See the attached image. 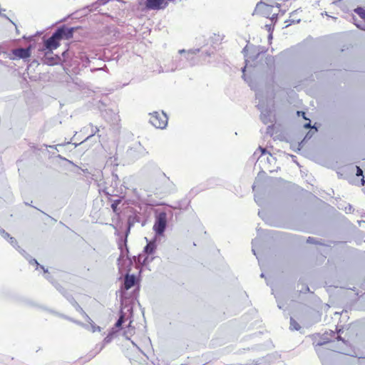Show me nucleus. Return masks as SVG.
I'll return each instance as SVG.
<instances>
[{"mask_svg": "<svg viewBox=\"0 0 365 365\" xmlns=\"http://www.w3.org/2000/svg\"><path fill=\"white\" fill-rule=\"evenodd\" d=\"M308 338L311 340L312 344L317 352H320L322 346L334 341V339L346 343V341L341 336H336V333L333 331H325L323 334L315 333L308 336Z\"/></svg>", "mask_w": 365, "mask_h": 365, "instance_id": "1", "label": "nucleus"}, {"mask_svg": "<svg viewBox=\"0 0 365 365\" xmlns=\"http://www.w3.org/2000/svg\"><path fill=\"white\" fill-rule=\"evenodd\" d=\"M73 28H58L54 34L44 42V46L49 51L56 49L62 39L68 40L73 37Z\"/></svg>", "mask_w": 365, "mask_h": 365, "instance_id": "2", "label": "nucleus"}, {"mask_svg": "<svg viewBox=\"0 0 365 365\" xmlns=\"http://www.w3.org/2000/svg\"><path fill=\"white\" fill-rule=\"evenodd\" d=\"M149 121L155 128L163 129L168 125V116L163 112L154 111L150 113Z\"/></svg>", "mask_w": 365, "mask_h": 365, "instance_id": "3", "label": "nucleus"}, {"mask_svg": "<svg viewBox=\"0 0 365 365\" xmlns=\"http://www.w3.org/2000/svg\"><path fill=\"white\" fill-rule=\"evenodd\" d=\"M167 226V214L164 212H160L155 218L153 229L156 235H162Z\"/></svg>", "mask_w": 365, "mask_h": 365, "instance_id": "4", "label": "nucleus"}, {"mask_svg": "<svg viewBox=\"0 0 365 365\" xmlns=\"http://www.w3.org/2000/svg\"><path fill=\"white\" fill-rule=\"evenodd\" d=\"M354 12L359 16V18L353 17L355 26L359 29L365 31V9L359 6L354 9Z\"/></svg>", "mask_w": 365, "mask_h": 365, "instance_id": "5", "label": "nucleus"}, {"mask_svg": "<svg viewBox=\"0 0 365 365\" xmlns=\"http://www.w3.org/2000/svg\"><path fill=\"white\" fill-rule=\"evenodd\" d=\"M32 46L30 45L28 48H19L13 49L11 54L14 56L13 59H27L31 55Z\"/></svg>", "mask_w": 365, "mask_h": 365, "instance_id": "6", "label": "nucleus"}, {"mask_svg": "<svg viewBox=\"0 0 365 365\" xmlns=\"http://www.w3.org/2000/svg\"><path fill=\"white\" fill-rule=\"evenodd\" d=\"M61 58L57 56H53L52 51L46 52L44 56L43 62L48 66L57 65L60 63Z\"/></svg>", "mask_w": 365, "mask_h": 365, "instance_id": "7", "label": "nucleus"}, {"mask_svg": "<svg viewBox=\"0 0 365 365\" xmlns=\"http://www.w3.org/2000/svg\"><path fill=\"white\" fill-rule=\"evenodd\" d=\"M135 282H136L135 277L133 274H127L125 276L124 288L126 290H128L135 285Z\"/></svg>", "mask_w": 365, "mask_h": 365, "instance_id": "8", "label": "nucleus"}, {"mask_svg": "<svg viewBox=\"0 0 365 365\" xmlns=\"http://www.w3.org/2000/svg\"><path fill=\"white\" fill-rule=\"evenodd\" d=\"M157 245L155 240L150 241L144 247L143 252L148 255H151L155 252Z\"/></svg>", "mask_w": 365, "mask_h": 365, "instance_id": "9", "label": "nucleus"}, {"mask_svg": "<svg viewBox=\"0 0 365 365\" xmlns=\"http://www.w3.org/2000/svg\"><path fill=\"white\" fill-rule=\"evenodd\" d=\"M2 237L6 239L12 246L16 247L18 245L17 240L11 237L8 232L3 230L1 232Z\"/></svg>", "mask_w": 365, "mask_h": 365, "instance_id": "10", "label": "nucleus"}, {"mask_svg": "<svg viewBox=\"0 0 365 365\" xmlns=\"http://www.w3.org/2000/svg\"><path fill=\"white\" fill-rule=\"evenodd\" d=\"M300 328H301V326L299 325V324L296 320H294L293 318H291V319H290V329L292 330L298 331V330L300 329Z\"/></svg>", "mask_w": 365, "mask_h": 365, "instance_id": "11", "label": "nucleus"}, {"mask_svg": "<svg viewBox=\"0 0 365 365\" xmlns=\"http://www.w3.org/2000/svg\"><path fill=\"white\" fill-rule=\"evenodd\" d=\"M123 322H124V314L123 312H121L118 320L117 321V322L115 324V327L118 328V329L120 328Z\"/></svg>", "mask_w": 365, "mask_h": 365, "instance_id": "12", "label": "nucleus"}, {"mask_svg": "<svg viewBox=\"0 0 365 365\" xmlns=\"http://www.w3.org/2000/svg\"><path fill=\"white\" fill-rule=\"evenodd\" d=\"M120 203V200H115L112 205H111V208L113 210V211L114 212H117V209H118V205Z\"/></svg>", "mask_w": 365, "mask_h": 365, "instance_id": "13", "label": "nucleus"}, {"mask_svg": "<svg viewBox=\"0 0 365 365\" xmlns=\"http://www.w3.org/2000/svg\"><path fill=\"white\" fill-rule=\"evenodd\" d=\"M115 331H112L105 339H104V342L106 344L107 343H109L111 341V340L113 339V334H115Z\"/></svg>", "mask_w": 365, "mask_h": 365, "instance_id": "14", "label": "nucleus"}, {"mask_svg": "<svg viewBox=\"0 0 365 365\" xmlns=\"http://www.w3.org/2000/svg\"><path fill=\"white\" fill-rule=\"evenodd\" d=\"M257 151H259L260 152V155H264V153H267V150L264 148H262V147H259L258 149L255 152V155H257Z\"/></svg>", "mask_w": 365, "mask_h": 365, "instance_id": "15", "label": "nucleus"}, {"mask_svg": "<svg viewBox=\"0 0 365 365\" xmlns=\"http://www.w3.org/2000/svg\"><path fill=\"white\" fill-rule=\"evenodd\" d=\"M356 175L357 176H362L363 175V171H362V170L359 166H356Z\"/></svg>", "mask_w": 365, "mask_h": 365, "instance_id": "16", "label": "nucleus"}, {"mask_svg": "<svg viewBox=\"0 0 365 365\" xmlns=\"http://www.w3.org/2000/svg\"><path fill=\"white\" fill-rule=\"evenodd\" d=\"M30 262H31V264H35V265H36V266H38V264H38V262H37V260H36V259H32L30 261Z\"/></svg>", "mask_w": 365, "mask_h": 365, "instance_id": "17", "label": "nucleus"}, {"mask_svg": "<svg viewBox=\"0 0 365 365\" xmlns=\"http://www.w3.org/2000/svg\"><path fill=\"white\" fill-rule=\"evenodd\" d=\"M187 53H188V54H195V51H187Z\"/></svg>", "mask_w": 365, "mask_h": 365, "instance_id": "18", "label": "nucleus"}, {"mask_svg": "<svg viewBox=\"0 0 365 365\" xmlns=\"http://www.w3.org/2000/svg\"><path fill=\"white\" fill-rule=\"evenodd\" d=\"M361 182H362V185H364V182H365V180H364V178H362V179H361Z\"/></svg>", "mask_w": 365, "mask_h": 365, "instance_id": "19", "label": "nucleus"}, {"mask_svg": "<svg viewBox=\"0 0 365 365\" xmlns=\"http://www.w3.org/2000/svg\"><path fill=\"white\" fill-rule=\"evenodd\" d=\"M179 52H180V53H185L186 51H185V50H180Z\"/></svg>", "mask_w": 365, "mask_h": 365, "instance_id": "20", "label": "nucleus"}, {"mask_svg": "<svg viewBox=\"0 0 365 365\" xmlns=\"http://www.w3.org/2000/svg\"><path fill=\"white\" fill-rule=\"evenodd\" d=\"M99 131V129L98 128H96V130H95V133H97Z\"/></svg>", "mask_w": 365, "mask_h": 365, "instance_id": "21", "label": "nucleus"}, {"mask_svg": "<svg viewBox=\"0 0 365 365\" xmlns=\"http://www.w3.org/2000/svg\"><path fill=\"white\" fill-rule=\"evenodd\" d=\"M306 127H310V124H309H309H307V125H306Z\"/></svg>", "mask_w": 365, "mask_h": 365, "instance_id": "22", "label": "nucleus"}, {"mask_svg": "<svg viewBox=\"0 0 365 365\" xmlns=\"http://www.w3.org/2000/svg\"><path fill=\"white\" fill-rule=\"evenodd\" d=\"M147 259V257L145 258V259L143 260V263H145V260Z\"/></svg>", "mask_w": 365, "mask_h": 365, "instance_id": "23", "label": "nucleus"}]
</instances>
